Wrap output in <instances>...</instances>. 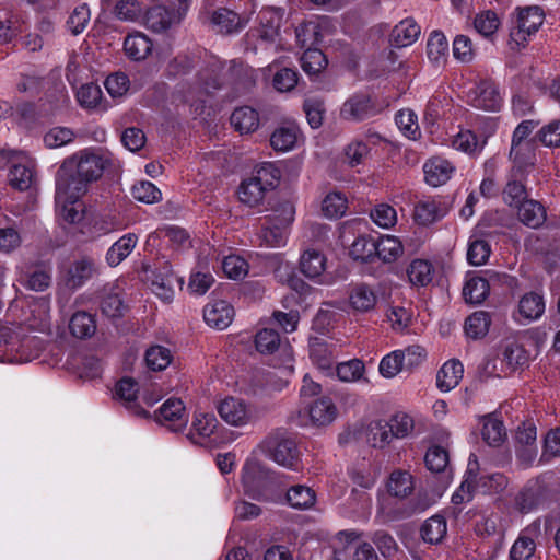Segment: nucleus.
I'll return each mask as SVG.
<instances>
[{"instance_id": "obj_56", "label": "nucleus", "mask_w": 560, "mask_h": 560, "mask_svg": "<svg viewBox=\"0 0 560 560\" xmlns=\"http://www.w3.org/2000/svg\"><path fill=\"white\" fill-rule=\"evenodd\" d=\"M396 125L409 139H417L420 135L417 115L411 109H401L396 114Z\"/></svg>"}, {"instance_id": "obj_49", "label": "nucleus", "mask_w": 560, "mask_h": 560, "mask_svg": "<svg viewBox=\"0 0 560 560\" xmlns=\"http://www.w3.org/2000/svg\"><path fill=\"white\" fill-rule=\"evenodd\" d=\"M8 178L13 188L23 191L28 189L32 185L33 171L24 163H13L10 167Z\"/></svg>"}, {"instance_id": "obj_15", "label": "nucleus", "mask_w": 560, "mask_h": 560, "mask_svg": "<svg viewBox=\"0 0 560 560\" xmlns=\"http://www.w3.org/2000/svg\"><path fill=\"white\" fill-rule=\"evenodd\" d=\"M545 312V302L541 295L529 292L524 294L517 305L514 314L516 322L521 324L538 319Z\"/></svg>"}, {"instance_id": "obj_35", "label": "nucleus", "mask_w": 560, "mask_h": 560, "mask_svg": "<svg viewBox=\"0 0 560 560\" xmlns=\"http://www.w3.org/2000/svg\"><path fill=\"white\" fill-rule=\"evenodd\" d=\"M114 5V14L120 21L136 22L143 14V5L138 0H104Z\"/></svg>"}, {"instance_id": "obj_5", "label": "nucleus", "mask_w": 560, "mask_h": 560, "mask_svg": "<svg viewBox=\"0 0 560 560\" xmlns=\"http://www.w3.org/2000/svg\"><path fill=\"white\" fill-rule=\"evenodd\" d=\"M467 102L475 108L495 112L500 109L502 98L495 83L483 80L468 91Z\"/></svg>"}, {"instance_id": "obj_14", "label": "nucleus", "mask_w": 560, "mask_h": 560, "mask_svg": "<svg viewBox=\"0 0 560 560\" xmlns=\"http://www.w3.org/2000/svg\"><path fill=\"white\" fill-rule=\"evenodd\" d=\"M219 422L213 413L196 412L188 438L192 443L203 445L212 436Z\"/></svg>"}, {"instance_id": "obj_11", "label": "nucleus", "mask_w": 560, "mask_h": 560, "mask_svg": "<svg viewBox=\"0 0 560 560\" xmlns=\"http://www.w3.org/2000/svg\"><path fill=\"white\" fill-rule=\"evenodd\" d=\"M502 200L514 209L523 205V202L530 200L525 186V175L509 173L506 184L502 189Z\"/></svg>"}, {"instance_id": "obj_53", "label": "nucleus", "mask_w": 560, "mask_h": 560, "mask_svg": "<svg viewBox=\"0 0 560 560\" xmlns=\"http://www.w3.org/2000/svg\"><path fill=\"white\" fill-rule=\"evenodd\" d=\"M350 256L355 260L370 261L375 257V241L370 236H358L350 246Z\"/></svg>"}, {"instance_id": "obj_7", "label": "nucleus", "mask_w": 560, "mask_h": 560, "mask_svg": "<svg viewBox=\"0 0 560 560\" xmlns=\"http://www.w3.org/2000/svg\"><path fill=\"white\" fill-rule=\"evenodd\" d=\"M97 272L94 259L81 257L73 260L62 272V281L70 290L83 287Z\"/></svg>"}, {"instance_id": "obj_10", "label": "nucleus", "mask_w": 560, "mask_h": 560, "mask_svg": "<svg viewBox=\"0 0 560 560\" xmlns=\"http://www.w3.org/2000/svg\"><path fill=\"white\" fill-rule=\"evenodd\" d=\"M448 209V203L442 198H425L416 203L415 220L421 225H429L444 218Z\"/></svg>"}, {"instance_id": "obj_39", "label": "nucleus", "mask_w": 560, "mask_h": 560, "mask_svg": "<svg viewBox=\"0 0 560 560\" xmlns=\"http://www.w3.org/2000/svg\"><path fill=\"white\" fill-rule=\"evenodd\" d=\"M69 329L75 338L85 339L95 334L96 323L91 314L86 312H77L70 319Z\"/></svg>"}, {"instance_id": "obj_54", "label": "nucleus", "mask_w": 560, "mask_h": 560, "mask_svg": "<svg viewBox=\"0 0 560 560\" xmlns=\"http://www.w3.org/2000/svg\"><path fill=\"white\" fill-rule=\"evenodd\" d=\"M326 66V56L317 48L306 49L301 57V67L307 74L319 73Z\"/></svg>"}, {"instance_id": "obj_22", "label": "nucleus", "mask_w": 560, "mask_h": 560, "mask_svg": "<svg viewBox=\"0 0 560 560\" xmlns=\"http://www.w3.org/2000/svg\"><path fill=\"white\" fill-rule=\"evenodd\" d=\"M464 366L459 360H448L439 370L436 385L442 392L455 388L463 378Z\"/></svg>"}, {"instance_id": "obj_20", "label": "nucleus", "mask_w": 560, "mask_h": 560, "mask_svg": "<svg viewBox=\"0 0 560 560\" xmlns=\"http://www.w3.org/2000/svg\"><path fill=\"white\" fill-rule=\"evenodd\" d=\"M539 532V526L526 527L510 550L511 560H530L536 550L535 535Z\"/></svg>"}, {"instance_id": "obj_33", "label": "nucleus", "mask_w": 560, "mask_h": 560, "mask_svg": "<svg viewBox=\"0 0 560 560\" xmlns=\"http://www.w3.org/2000/svg\"><path fill=\"white\" fill-rule=\"evenodd\" d=\"M502 361L510 371L523 368L529 362V353L517 340L508 341L502 351Z\"/></svg>"}, {"instance_id": "obj_23", "label": "nucleus", "mask_w": 560, "mask_h": 560, "mask_svg": "<svg viewBox=\"0 0 560 560\" xmlns=\"http://www.w3.org/2000/svg\"><path fill=\"white\" fill-rule=\"evenodd\" d=\"M373 112L369 95L359 94L349 98L341 108V116L348 120H363Z\"/></svg>"}, {"instance_id": "obj_25", "label": "nucleus", "mask_w": 560, "mask_h": 560, "mask_svg": "<svg viewBox=\"0 0 560 560\" xmlns=\"http://www.w3.org/2000/svg\"><path fill=\"white\" fill-rule=\"evenodd\" d=\"M478 470L479 464L477 456L471 454L468 459L465 479L452 495V502L454 504H462L463 502L470 500L471 490L477 482Z\"/></svg>"}, {"instance_id": "obj_42", "label": "nucleus", "mask_w": 560, "mask_h": 560, "mask_svg": "<svg viewBox=\"0 0 560 560\" xmlns=\"http://www.w3.org/2000/svg\"><path fill=\"white\" fill-rule=\"evenodd\" d=\"M489 290V283L485 278L472 277L467 279L463 289V295L466 302L479 304L486 300Z\"/></svg>"}, {"instance_id": "obj_41", "label": "nucleus", "mask_w": 560, "mask_h": 560, "mask_svg": "<svg viewBox=\"0 0 560 560\" xmlns=\"http://www.w3.org/2000/svg\"><path fill=\"white\" fill-rule=\"evenodd\" d=\"M387 490L396 498L408 497L413 490L412 476L405 470L393 471L387 482Z\"/></svg>"}, {"instance_id": "obj_47", "label": "nucleus", "mask_w": 560, "mask_h": 560, "mask_svg": "<svg viewBox=\"0 0 560 560\" xmlns=\"http://www.w3.org/2000/svg\"><path fill=\"white\" fill-rule=\"evenodd\" d=\"M393 440L392 431L387 421L378 420L369 424L366 431V441L373 447H384Z\"/></svg>"}, {"instance_id": "obj_64", "label": "nucleus", "mask_w": 560, "mask_h": 560, "mask_svg": "<svg viewBox=\"0 0 560 560\" xmlns=\"http://www.w3.org/2000/svg\"><path fill=\"white\" fill-rule=\"evenodd\" d=\"M102 98V90L97 84H83L77 92V100L84 108H94Z\"/></svg>"}, {"instance_id": "obj_24", "label": "nucleus", "mask_w": 560, "mask_h": 560, "mask_svg": "<svg viewBox=\"0 0 560 560\" xmlns=\"http://www.w3.org/2000/svg\"><path fill=\"white\" fill-rule=\"evenodd\" d=\"M510 160L513 163L510 172L525 175L535 165L536 161L533 143L511 145Z\"/></svg>"}, {"instance_id": "obj_1", "label": "nucleus", "mask_w": 560, "mask_h": 560, "mask_svg": "<svg viewBox=\"0 0 560 560\" xmlns=\"http://www.w3.org/2000/svg\"><path fill=\"white\" fill-rule=\"evenodd\" d=\"M109 164L110 156L102 149H84L69 156L57 172L58 198H80Z\"/></svg>"}, {"instance_id": "obj_36", "label": "nucleus", "mask_w": 560, "mask_h": 560, "mask_svg": "<svg viewBox=\"0 0 560 560\" xmlns=\"http://www.w3.org/2000/svg\"><path fill=\"white\" fill-rule=\"evenodd\" d=\"M299 128L288 125L277 128L271 137L270 144L276 151L287 152L294 148L299 138Z\"/></svg>"}, {"instance_id": "obj_2", "label": "nucleus", "mask_w": 560, "mask_h": 560, "mask_svg": "<svg viewBox=\"0 0 560 560\" xmlns=\"http://www.w3.org/2000/svg\"><path fill=\"white\" fill-rule=\"evenodd\" d=\"M244 491L252 499L277 502L281 498L272 472L257 459H247L242 469Z\"/></svg>"}, {"instance_id": "obj_48", "label": "nucleus", "mask_w": 560, "mask_h": 560, "mask_svg": "<svg viewBox=\"0 0 560 560\" xmlns=\"http://www.w3.org/2000/svg\"><path fill=\"white\" fill-rule=\"evenodd\" d=\"M348 208L347 197L339 191L329 192L322 202L323 214L328 219L342 217Z\"/></svg>"}, {"instance_id": "obj_34", "label": "nucleus", "mask_w": 560, "mask_h": 560, "mask_svg": "<svg viewBox=\"0 0 560 560\" xmlns=\"http://www.w3.org/2000/svg\"><path fill=\"white\" fill-rule=\"evenodd\" d=\"M231 124L240 133H250L259 126V115L252 107H240L232 113Z\"/></svg>"}, {"instance_id": "obj_38", "label": "nucleus", "mask_w": 560, "mask_h": 560, "mask_svg": "<svg viewBox=\"0 0 560 560\" xmlns=\"http://www.w3.org/2000/svg\"><path fill=\"white\" fill-rule=\"evenodd\" d=\"M433 273V266L424 259H415L407 269L408 279L415 287H427L431 283Z\"/></svg>"}, {"instance_id": "obj_55", "label": "nucleus", "mask_w": 560, "mask_h": 560, "mask_svg": "<svg viewBox=\"0 0 560 560\" xmlns=\"http://www.w3.org/2000/svg\"><path fill=\"white\" fill-rule=\"evenodd\" d=\"M172 361L171 351L162 346H152L145 352V363L152 371L166 369Z\"/></svg>"}, {"instance_id": "obj_45", "label": "nucleus", "mask_w": 560, "mask_h": 560, "mask_svg": "<svg viewBox=\"0 0 560 560\" xmlns=\"http://www.w3.org/2000/svg\"><path fill=\"white\" fill-rule=\"evenodd\" d=\"M446 521L441 515L428 518L421 527V536L429 544H439L446 535Z\"/></svg>"}, {"instance_id": "obj_6", "label": "nucleus", "mask_w": 560, "mask_h": 560, "mask_svg": "<svg viewBox=\"0 0 560 560\" xmlns=\"http://www.w3.org/2000/svg\"><path fill=\"white\" fill-rule=\"evenodd\" d=\"M155 421L171 431L177 432L186 428L188 415L184 402L178 398H170L154 413Z\"/></svg>"}, {"instance_id": "obj_57", "label": "nucleus", "mask_w": 560, "mask_h": 560, "mask_svg": "<svg viewBox=\"0 0 560 560\" xmlns=\"http://www.w3.org/2000/svg\"><path fill=\"white\" fill-rule=\"evenodd\" d=\"M372 221L382 229H390L397 222V212L388 203H378L370 212Z\"/></svg>"}, {"instance_id": "obj_26", "label": "nucleus", "mask_w": 560, "mask_h": 560, "mask_svg": "<svg viewBox=\"0 0 560 560\" xmlns=\"http://www.w3.org/2000/svg\"><path fill=\"white\" fill-rule=\"evenodd\" d=\"M516 209L518 220L532 229H538L547 219L545 207L534 199L523 202Z\"/></svg>"}, {"instance_id": "obj_40", "label": "nucleus", "mask_w": 560, "mask_h": 560, "mask_svg": "<svg viewBox=\"0 0 560 560\" xmlns=\"http://www.w3.org/2000/svg\"><path fill=\"white\" fill-rule=\"evenodd\" d=\"M491 318L489 313L478 311L469 315L465 322V332L471 339L483 338L490 328Z\"/></svg>"}, {"instance_id": "obj_27", "label": "nucleus", "mask_w": 560, "mask_h": 560, "mask_svg": "<svg viewBox=\"0 0 560 560\" xmlns=\"http://www.w3.org/2000/svg\"><path fill=\"white\" fill-rule=\"evenodd\" d=\"M308 415L316 425H327L337 417V408L329 397L315 399L308 407Z\"/></svg>"}, {"instance_id": "obj_51", "label": "nucleus", "mask_w": 560, "mask_h": 560, "mask_svg": "<svg viewBox=\"0 0 560 560\" xmlns=\"http://www.w3.org/2000/svg\"><path fill=\"white\" fill-rule=\"evenodd\" d=\"M310 357L314 364H316L320 370H330L334 364V355L329 346L315 339L310 345Z\"/></svg>"}, {"instance_id": "obj_17", "label": "nucleus", "mask_w": 560, "mask_h": 560, "mask_svg": "<svg viewBox=\"0 0 560 560\" xmlns=\"http://www.w3.org/2000/svg\"><path fill=\"white\" fill-rule=\"evenodd\" d=\"M179 282L180 280L175 276L170 266L165 265L154 273L151 289L163 302H171L175 294V284Z\"/></svg>"}, {"instance_id": "obj_32", "label": "nucleus", "mask_w": 560, "mask_h": 560, "mask_svg": "<svg viewBox=\"0 0 560 560\" xmlns=\"http://www.w3.org/2000/svg\"><path fill=\"white\" fill-rule=\"evenodd\" d=\"M421 27L411 18L400 21L392 32V38L396 46L407 47L413 44L420 36Z\"/></svg>"}, {"instance_id": "obj_63", "label": "nucleus", "mask_w": 560, "mask_h": 560, "mask_svg": "<svg viewBox=\"0 0 560 560\" xmlns=\"http://www.w3.org/2000/svg\"><path fill=\"white\" fill-rule=\"evenodd\" d=\"M255 345L260 353H272L279 348V334L273 329L264 328L257 332Z\"/></svg>"}, {"instance_id": "obj_13", "label": "nucleus", "mask_w": 560, "mask_h": 560, "mask_svg": "<svg viewBox=\"0 0 560 560\" xmlns=\"http://www.w3.org/2000/svg\"><path fill=\"white\" fill-rule=\"evenodd\" d=\"M211 23L219 33L233 34L241 32L247 25L248 18L226 8H220L212 13Z\"/></svg>"}, {"instance_id": "obj_28", "label": "nucleus", "mask_w": 560, "mask_h": 560, "mask_svg": "<svg viewBox=\"0 0 560 560\" xmlns=\"http://www.w3.org/2000/svg\"><path fill=\"white\" fill-rule=\"evenodd\" d=\"M138 237L133 233H127L116 241L106 253V261L110 267L118 266L133 250Z\"/></svg>"}, {"instance_id": "obj_59", "label": "nucleus", "mask_w": 560, "mask_h": 560, "mask_svg": "<svg viewBox=\"0 0 560 560\" xmlns=\"http://www.w3.org/2000/svg\"><path fill=\"white\" fill-rule=\"evenodd\" d=\"M404 369V358L400 350H394L383 357L378 365L381 375L386 378L395 377Z\"/></svg>"}, {"instance_id": "obj_12", "label": "nucleus", "mask_w": 560, "mask_h": 560, "mask_svg": "<svg viewBox=\"0 0 560 560\" xmlns=\"http://www.w3.org/2000/svg\"><path fill=\"white\" fill-rule=\"evenodd\" d=\"M455 171L454 165L446 159L434 156L423 165L424 179L433 187L444 185L451 179Z\"/></svg>"}, {"instance_id": "obj_30", "label": "nucleus", "mask_w": 560, "mask_h": 560, "mask_svg": "<svg viewBox=\"0 0 560 560\" xmlns=\"http://www.w3.org/2000/svg\"><path fill=\"white\" fill-rule=\"evenodd\" d=\"M326 261L323 253L316 249H307L300 259L301 272L310 279L320 278L326 269Z\"/></svg>"}, {"instance_id": "obj_3", "label": "nucleus", "mask_w": 560, "mask_h": 560, "mask_svg": "<svg viewBox=\"0 0 560 560\" xmlns=\"http://www.w3.org/2000/svg\"><path fill=\"white\" fill-rule=\"evenodd\" d=\"M265 454L277 464L296 470L300 463V452L296 443L284 432H275L261 443Z\"/></svg>"}, {"instance_id": "obj_18", "label": "nucleus", "mask_w": 560, "mask_h": 560, "mask_svg": "<svg viewBox=\"0 0 560 560\" xmlns=\"http://www.w3.org/2000/svg\"><path fill=\"white\" fill-rule=\"evenodd\" d=\"M278 223L276 224V231L270 228L262 230L264 240L271 246H279L283 242L281 229L291 224L294 220L295 209L290 201H284L280 205L277 210Z\"/></svg>"}, {"instance_id": "obj_21", "label": "nucleus", "mask_w": 560, "mask_h": 560, "mask_svg": "<svg viewBox=\"0 0 560 560\" xmlns=\"http://www.w3.org/2000/svg\"><path fill=\"white\" fill-rule=\"evenodd\" d=\"M151 39L141 32L129 34L124 40L126 56L135 61L144 60L152 51Z\"/></svg>"}, {"instance_id": "obj_61", "label": "nucleus", "mask_w": 560, "mask_h": 560, "mask_svg": "<svg viewBox=\"0 0 560 560\" xmlns=\"http://www.w3.org/2000/svg\"><path fill=\"white\" fill-rule=\"evenodd\" d=\"M91 19V12L88 4L82 3L73 9L67 25L73 35H78L84 31Z\"/></svg>"}, {"instance_id": "obj_60", "label": "nucleus", "mask_w": 560, "mask_h": 560, "mask_svg": "<svg viewBox=\"0 0 560 560\" xmlns=\"http://www.w3.org/2000/svg\"><path fill=\"white\" fill-rule=\"evenodd\" d=\"M222 269L228 278L238 280L247 275L248 264L237 255H230L222 260Z\"/></svg>"}, {"instance_id": "obj_52", "label": "nucleus", "mask_w": 560, "mask_h": 560, "mask_svg": "<svg viewBox=\"0 0 560 560\" xmlns=\"http://www.w3.org/2000/svg\"><path fill=\"white\" fill-rule=\"evenodd\" d=\"M364 372V363L359 359H352L346 362H341L336 366V373L338 378L347 383L360 381L363 377Z\"/></svg>"}, {"instance_id": "obj_4", "label": "nucleus", "mask_w": 560, "mask_h": 560, "mask_svg": "<svg viewBox=\"0 0 560 560\" xmlns=\"http://www.w3.org/2000/svg\"><path fill=\"white\" fill-rule=\"evenodd\" d=\"M217 410L221 419L232 427L242 428L256 420L254 409L242 398L225 397L219 401Z\"/></svg>"}, {"instance_id": "obj_8", "label": "nucleus", "mask_w": 560, "mask_h": 560, "mask_svg": "<svg viewBox=\"0 0 560 560\" xmlns=\"http://www.w3.org/2000/svg\"><path fill=\"white\" fill-rule=\"evenodd\" d=\"M545 15L539 7H525L517 9L516 30L511 33L512 38L520 44L527 36L536 33L542 25Z\"/></svg>"}, {"instance_id": "obj_58", "label": "nucleus", "mask_w": 560, "mask_h": 560, "mask_svg": "<svg viewBox=\"0 0 560 560\" xmlns=\"http://www.w3.org/2000/svg\"><path fill=\"white\" fill-rule=\"evenodd\" d=\"M132 197L143 203H155L162 199V192L151 182H139L131 188Z\"/></svg>"}, {"instance_id": "obj_37", "label": "nucleus", "mask_w": 560, "mask_h": 560, "mask_svg": "<svg viewBox=\"0 0 560 560\" xmlns=\"http://www.w3.org/2000/svg\"><path fill=\"white\" fill-rule=\"evenodd\" d=\"M237 194L242 203L256 207L262 202L267 190L253 177H248L241 183Z\"/></svg>"}, {"instance_id": "obj_62", "label": "nucleus", "mask_w": 560, "mask_h": 560, "mask_svg": "<svg viewBox=\"0 0 560 560\" xmlns=\"http://www.w3.org/2000/svg\"><path fill=\"white\" fill-rule=\"evenodd\" d=\"M389 424L393 439H404L407 438L413 430L415 422L413 419L404 412L396 413L387 421Z\"/></svg>"}, {"instance_id": "obj_31", "label": "nucleus", "mask_w": 560, "mask_h": 560, "mask_svg": "<svg viewBox=\"0 0 560 560\" xmlns=\"http://www.w3.org/2000/svg\"><path fill=\"white\" fill-rule=\"evenodd\" d=\"M404 254V246L398 237L383 235L375 242V256L383 262H393Z\"/></svg>"}, {"instance_id": "obj_9", "label": "nucleus", "mask_w": 560, "mask_h": 560, "mask_svg": "<svg viewBox=\"0 0 560 560\" xmlns=\"http://www.w3.org/2000/svg\"><path fill=\"white\" fill-rule=\"evenodd\" d=\"M185 16V9L174 10L155 5L145 13V26L154 33H162L180 23Z\"/></svg>"}, {"instance_id": "obj_44", "label": "nucleus", "mask_w": 560, "mask_h": 560, "mask_svg": "<svg viewBox=\"0 0 560 560\" xmlns=\"http://www.w3.org/2000/svg\"><path fill=\"white\" fill-rule=\"evenodd\" d=\"M482 439L490 446H499L506 438L503 422L497 418L485 417L482 420Z\"/></svg>"}, {"instance_id": "obj_46", "label": "nucleus", "mask_w": 560, "mask_h": 560, "mask_svg": "<svg viewBox=\"0 0 560 560\" xmlns=\"http://www.w3.org/2000/svg\"><path fill=\"white\" fill-rule=\"evenodd\" d=\"M287 501L294 509L306 510L315 504L316 494L308 487L293 486L287 491Z\"/></svg>"}, {"instance_id": "obj_50", "label": "nucleus", "mask_w": 560, "mask_h": 560, "mask_svg": "<svg viewBox=\"0 0 560 560\" xmlns=\"http://www.w3.org/2000/svg\"><path fill=\"white\" fill-rule=\"evenodd\" d=\"M447 51L448 43L444 34L439 31L432 32L427 43L428 58L434 63H440L447 56Z\"/></svg>"}, {"instance_id": "obj_19", "label": "nucleus", "mask_w": 560, "mask_h": 560, "mask_svg": "<svg viewBox=\"0 0 560 560\" xmlns=\"http://www.w3.org/2000/svg\"><path fill=\"white\" fill-rule=\"evenodd\" d=\"M138 392V384L132 378L125 377L116 384L117 398L121 400L125 407L135 416L145 418L148 417V412L137 401Z\"/></svg>"}, {"instance_id": "obj_29", "label": "nucleus", "mask_w": 560, "mask_h": 560, "mask_svg": "<svg viewBox=\"0 0 560 560\" xmlns=\"http://www.w3.org/2000/svg\"><path fill=\"white\" fill-rule=\"evenodd\" d=\"M376 302L375 291L366 284H358L349 293V304L355 312H370L375 307Z\"/></svg>"}, {"instance_id": "obj_16", "label": "nucleus", "mask_w": 560, "mask_h": 560, "mask_svg": "<svg viewBox=\"0 0 560 560\" xmlns=\"http://www.w3.org/2000/svg\"><path fill=\"white\" fill-rule=\"evenodd\" d=\"M234 310L226 301H214L203 308V318L206 323L215 329H225L233 319Z\"/></svg>"}, {"instance_id": "obj_43", "label": "nucleus", "mask_w": 560, "mask_h": 560, "mask_svg": "<svg viewBox=\"0 0 560 560\" xmlns=\"http://www.w3.org/2000/svg\"><path fill=\"white\" fill-rule=\"evenodd\" d=\"M250 177L260 184L268 192L276 188L280 180L281 173L273 163L265 162L255 168Z\"/></svg>"}]
</instances>
